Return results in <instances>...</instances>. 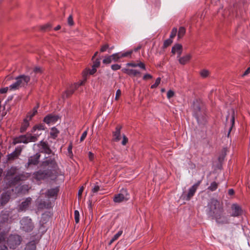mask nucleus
I'll return each mask as SVG.
<instances>
[{"label": "nucleus", "instance_id": "17", "mask_svg": "<svg viewBox=\"0 0 250 250\" xmlns=\"http://www.w3.org/2000/svg\"><path fill=\"white\" fill-rule=\"evenodd\" d=\"M27 174V173L25 174L24 172H22V173L16 175L11 180V184L16 185L20 181L25 180L28 177Z\"/></svg>", "mask_w": 250, "mask_h": 250}, {"label": "nucleus", "instance_id": "12", "mask_svg": "<svg viewBox=\"0 0 250 250\" xmlns=\"http://www.w3.org/2000/svg\"><path fill=\"white\" fill-rule=\"evenodd\" d=\"M133 52V50H129L125 52H118L116 53L113 54V60L114 62H117L119 60L122 58L128 57L130 56Z\"/></svg>", "mask_w": 250, "mask_h": 250}, {"label": "nucleus", "instance_id": "32", "mask_svg": "<svg viewBox=\"0 0 250 250\" xmlns=\"http://www.w3.org/2000/svg\"><path fill=\"white\" fill-rule=\"evenodd\" d=\"M45 129V126L43 124H39L35 125L31 130V132L35 134L36 131L38 130L39 131L44 130Z\"/></svg>", "mask_w": 250, "mask_h": 250}, {"label": "nucleus", "instance_id": "60", "mask_svg": "<svg viewBox=\"0 0 250 250\" xmlns=\"http://www.w3.org/2000/svg\"><path fill=\"white\" fill-rule=\"evenodd\" d=\"M88 157L90 161H92L94 157V154L92 153L91 151H89L88 152Z\"/></svg>", "mask_w": 250, "mask_h": 250}, {"label": "nucleus", "instance_id": "45", "mask_svg": "<svg viewBox=\"0 0 250 250\" xmlns=\"http://www.w3.org/2000/svg\"><path fill=\"white\" fill-rule=\"evenodd\" d=\"M137 67H139L141 69L144 70H146V65H145V63L141 62H139L137 63Z\"/></svg>", "mask_w": 250, "mask_h": 250}, {"label": "nucleus", "instance_id": "14", "mask_svg": "<svg viewBox=\"0 0 250 250\" xmlns=\"http://www.w3.org/2000/svg\"><path fill=\"white\" fill-rule=\"evenodd\" d=\"M59 191V188L58 187L51 188L45 192V195L47 198L56 199Z\"/></svg>", "mask_w": 250, "mask_h": 250}, {"label": "nucleus", "instance_id": "56", "mask_svg": "<svg viewBox=\"0 0 250 250\" xmlns=\"http://www.w3.org/2000/svg\"><path fill=\"white\" fill-rule=\"evenodd\" d=\"M8 88H9V87H6L2 88L0 89V93L1 94L5 93L7 92Z\"/></svg>", "mask_w": 250, "mask_h": 250}, {"label": "nucleus", "instance_id": "51", "mask_svg": "<svg viewBox=\"0 0 250 250\" xmlns=\"http://www.w3.org/2000/svg\"><path fill=\"white\" fill-rule=\"evenodd\" d=\"M72 144H70L68 146V148H67L68 153L70 156H73V153H72Z\"/></svg>", "mask_w": 250, "mask_h": 250}, {"label": "nucleus", "instance_id": "10", "mask_svg": "<svg viewBox=\"0 0 250 250\" xmlns=\"http://www.w3.org/2000/svg\"><path fill=\"white\" fill-rule=\"evenodd\" d=\"M201 183V180L198 181L197 183L194 184L191 187H190L188 189V191L186 196L184 197V199L187 201H189L190 200L191 197H192L198 187L200 184Z\"/></svg>", "mask_w": 250, "mask_h": 250}, {"label": "nucleus", "instance_id": "28", "mask_svg": "<svg viewBox=\"0 0 250 250\" xmlns=\"http://www.w3.org/2000/svg\"><path fill=\"white\" fill-rule=\"evenodd\" d=\"M39 105H38L33 108L32 111L28 112L25 118L30 120L32 117L37 113V109Z\"/></svg>", "mask_w": 250, "mask_h": 250}, {"label": "nucleus", "instance_id": "62", "mask_svg": "<svg viewBox=\"0 0 250 250\" xmlns=\"http://www.w3.org/2000/svg\"><path fill=\"white\" fill-rule=\"evenodd\" d=\"M234 193V191L232 188L229 189L228 190V194L229 195H232Z\"/></svg>", "mask_w": 250, "mask_h": 250}, {"label": "nucleus", "instance_id": "63", "mask_svg": "<svg viewBox=\"0 0 250 250\" xmlns=\"http://www.w3.org/2000/svg\"><path fill=\"white\" fill-rule=\"evenodd\" d=\"M250 73V67L248 68L243 73V76H246Z\"/></svg>", "mask_w": 250, "mask_h": 250}, {"label": "nucleus", "instance_id": "30", "mask_svg": "<svg viewBox=\"0 0 250 250\" xmlns=\"http://www.w3.org/2000/svg\"><path fill=\"white\" fill-rule=\"evenodd\" d=\"M24 250H36V246L35 241H32L28 243Z\"/></svg>", "mask_w": 250, "mask_h": 250}, {"label": "nucleus", "instance_id": "35", "mask_svg": "<svg viewBox=\"0 0 250 250\" xmlns=\"http://www.w3.org/2000/svg\"><path fill=\"white\" fill-rule=\"evenodd\" d=\"M218 188V184L216 182H213L210 183V186L208 187V189L211 191L216 190Z\"/></svg>", "mask_w": 250, "mask_h": 250}, {"label": "nucleus", "instance_id": "31", "mask_svg": "<svg viewBox=\"0 0 250 250\" xmlns=\"http://www.w3.org/2000/svg\"><path fill=\"white\" fill-rule=\"evenodd\" d=\"M46 160L43 162V165L44 166H48L51 165L53 166L55 164V161L54 158L51 157H46Z\"/></svg>", "mask_w": 250, "mask_h": 250}, {"label": "nucleus", "instance_id": "22", "mask_svg": "<svg viewBox=\"0 0 250 250\" xmlns=\"http://www.w3.org/2000/svg\"><path fill=\"white\" fill-rule=\"evenodd\" d=\"M22 151V148L21 146H18L15 148V150L8 155L9 159H14L18 157L21 154Z\"/></svg>", "mask_w": 250, "mask_h": 250}, {"label": "nucleus", "instance_id": "57", "mask_svg": "<svg viewBox=\"0 0 250 250\" xmlns=\"http://www.w3.org/2000/svg\"><path fill=\"white\" fill-rule=\"evenodd\" d=\"M126 65L128 66H131L132 67H136L137 65V63L134 62H128L126 64Z\"/></svg>", "mask_w": 250, "mask_h": 250}, {"label": "nucleus", "instance_id": "29", "mask_svg": "<svg viewBox=\"0 0 250 250\" xmlns=\"http://www.w3.org/2000/svg\"><path fill=\"white\" fill-rule=\"evenodd\" d=\"M51 217L50 212H45L42 214L41 222L42 224H45L48 222Z\"/></svg>", "mask_w": 250, "mask_h": 250}, {"label": "nucleus", "instance_id": "61", "mask_svg": "<svg viewBox=\"0 0 250 250\" xmlns=\"http://www.w3.org/2000/svg\"><path fill=\"white\" fill-rule=\"evenodd\" d=\"M83 189H84V188L83 186L81 187L79 189V191H78V195L79 196H81L82 194V193L83 191Z\"/></svg>", "mask_w": 250, "mask_h": 250}, {"label": "nucleus", "instance_id": "34", "mask_svg": "<svg viewBox=\"0 0 250 250\" xmlns=\"http://www.w3.org/2000/svg\"><path fill=\"white\" fill-rule=\"evenodd\" d=\"M186 33V29L183 26H181L179 27L178 32V39H181L183 38Z\"/></svg>", "mask_w": 250, "mask_h": 250}, {"label": "nucleus", "instance_id": "46", "mask_svg": "<svg viewBox=\"0 0 250 250\" xmlns=\"http://www.w3.org/2000/svg\"><path fill=\"white\" fill-rule=\"evenodd\" d=\"M123 233V231L120 230H119L116 234H115L113 238V240H116L117 239H118L119 238V237Z\"/></svg>", "mask_w": 250, "mask_h": 250}, {"label": "nucleus", "instance_id": "7", "mask_svg": "<svg viewBox=\"0 0 250 250\" xmlns=\"http://www.w3.org/2000/svg\"><path fill=\"white\" fill-rule=\"evenodd\" d=\"M129 198V195L126 189L122 188L120 190V192L116 194L114 198L113 201L115 203H120L124 201H127Z\"/></svg>", "mask_w": 250, "mask_h": 250}, {"label": "nucleus", "instance_id": "9", "mask_svg": "<svg viewBox=\"0 0 250 250\" xmlns=\"http://www.w3.org/2000/svg\"><path fill=\"white\" fill-rule=\"evenodd\" d=\"M231 213L230 216L232 217H239L243 213V210L240 206L236 203L232 204L231 206Z\"/></svg>", "mask_w": 250, "mask_h": 250}, {"label": "nucleus", "instance_id": "42", "mask_svg": "<svg viewBox=\"0 0 250 250\" xmlns=\"http://www.w3.org/2000/svg\"><path fill=\"white\" fill-rule=\"evenodd\" d=\"M79 212L78 210H75L74 211V217H75V220L76 223H79L80 219H79Z\"/></svg>", "mask_w": 250, "mask_h": 250}, {"label": "nucleus", "instance_id": "53", "mask_svg": "<svg viewBox=\"0 0 250 250\" xmlns=\"http://www.w3.org/2000/svg\"><path fill=\"white\" fill-rule=\"evenodd\" d=\"M109 46L107 44H105L104 45L102 46L101 48L100 51L101 52H105L107 49L108 48Z\"/></svg>", "mask_w": 250, "mask_h": 250}, {"label": "nucleus", "instance_id": "64", "mask_svg": "<svg viewBox=\"0 0 250 250\" xmlns=\"http://www.w3.org/2000/svg\"><path fill=\"white\" fill-rule=\"evenodd\" d=\"M0 250H8L7 247L5 245L1 246L0 247Z\"/></svg>", "mask_w": 250, "mask_h": 250}, {"label": "nucleus", "instance_id": "58", "mask_svg": "<svg viewBox=\"0 0 250 250\" xmlns=\"http://www.w3.org/2000/svg\"><path fill=\"white\" fill-rule=\"evenodd\" d=\"M97 71V68L96 67H94L92 66V68L89 70V74L90 75L94 74Z\"/></svg>", "mask_w": 250, "mask_h": 250}, {"label": "nucleus", "instance_id": "5", "mask_svg": "<svg viewBox=\"0 0 250 250\" xmlns=\"http://www.w3.org/2000/svg\"><path fill=\"white\" fill-rule=\"evenodd\" d=\"M22 238L17 234H10L7 237L6 244L10 249H16L21 243Z\"/></svg>", "mask_w": 250, "mask_h": 250}, {"label": "nucleus", "instance_id": "3", "mask_svg": "<svg viewBox=\"0 0 250 250\" xmlns=\"http://www.w3.org/2000/svg\"><path fill=\"white\" fill-rule=\"evenodd\" d=\"M193 116L198 124H204L206 122L205 110L201 108L198 102H194L193 105Z\"/></svg>", "mask_w": 250, "mask_h": 250}, {"label": "nucleus", "instance_id": "26", "mask_svg": "<svg viewBox=\"0 0 250 250\" xmlns=\"http://www.w3.org/2000/svg\"><path fill=\"white\" fill-rule=\"evenodd\" d=\"M191 58V55L189 54H188L183 57H180L178 61L181 64L184 65L188 62Z\"/></svg>", "mask_w": 250, "mask_h": 250}, {"label": "nucleus", "instance_id": "36", "mask_svg": "<svg viewBox=\"0 0 250 250\" xmlns=\"http://www.w3.org/2000/svg\"><path fill=\"white\" fill-rule=\"evenodd\" d=\"M112 60L113 56H112V55L105 57L103 61V62L104 64H109L111 62Z\"/></svg>", "mask_w": 250, "mask_h": 250}, {"label": "nucleus", "instance_id": "52", "mask_svg": "<svg viewBox=\"0 0 250 250\" xmlns=\"http://www.w3.org/2000/svg\"><path fill=\"white\" fill-rule=\"evenodd\" d=\"M87 130H85L84 131L82 135H81V137L80 138V141L81 142H82L84 140V139L86 138V136H87Z\"/></svg>", "mask_w": 250, "mask_h": 250}, {"label": "nucleus", "instance_id": "21", "mask_svg": "<svg viewBox=\"0 0 250 250\" xmlns=\"http://www.w3.org/2000/svg\"><path fill=\"white\" fill-rule=\"evenodd\" d=\"M83 83V82H81L79 84H75L73 86H72V87H70L69 89H67L65 91V93L63 94L62 97L63 98L68 97L71 94L73 93L74 92L75 89L78 86L82 85Z\"/></svg>", "mask_w": 250, "mask_h": 250}, {"label": "nucleus", "instance_id": "8", "mask_svg": "<svg viewBox=\"0 0 250 250\" xmlns=\"http://www.w3.org/2000/svg\"><path fill=\"white\" fill-rule=\"evenodd\" d=\"M37 146L39 147V151L41 153H43L47 154H50L52 153V150L50 148L48 144L42 141H41L37 144H34V146Z\"/></svg>", "mask_w": 250, "mask_h": 250}, {"label": "nucleus", "instance_id": "41", "mask_svg": "<svg viewBox=\"0 0 250 250\" xmlns=\"http://www.w3.org/2000/svg\"><path fill=\"white\" fill-rule=\"evenodd\" d=\"M51 26L50 24L47 23L45 25L42 26L41 29L43 31H47L50 29Z\"/></svg>", "mask_w": 250, "mask_h": 250}, {"label": "nucleus", "instance_id": "33", "mask_svg": "<svg viewBox=\"0 0 250 250\" xmlns=\"http://www.w3.org/2000/svg\"><path fill=\"white\" fill-rule=\"evenodd\" d=\"M59 133V131L56 127H53L51 128L50 134L52 138L55 139L58 136Z\"/></svg>", "mask_w": 250, "mask_h": 250}, {"label": "nucleus", "instance_id": "20", "mask_svg": "<svg viewBox=\"0 0 250 250\" xmlns=\"http://www.w3.org/2000/svg\"><path fill=\"white\" fill-rule=\"evenodd\" d=\"M122 126L117 125L115 128V131L113 132V140L115 142L119 141L121 139V130Z\"/></svg>", "mask_w": 250, "mask_h": 250}, {"label": "nucleus", "instance_id": "13", "mask_svg": "<svg viewBox=\"0 0 250 250\" xmlns=\"http://www.w3.org/2000/svg\"><path fill=\"white\" fill-rule=\"evenodd\" d=\"M48 173L46 170H39L33 173L34 177L37 180H43L48 176Z\"/></svg>", "mask_w": 250, "mask_h": 250}, {"label": "nucleus", "instance_id": "44", "mask_svg": "<svg viewBox=\"0 0 250 250\" xmlns=\"http://www.w3.org/2000/svg\"><path fill=\"white\" fill-rule=\"evenodd\" d=\"M174 95V92L172 90H169L167 94V97L168 99L173 97Z\"/></svg>", "mask_w": 250, "mask_h": 250}, {"label": "nucleus", "instance_id": "11", "mask_svg": "<svg viewBox=\"0 0 250 250\" xmlns=\"http://www.w3.org/2000/svg\"><path fill=\"white\" fill-rule=\"evenodd\" d=\"M59 118L58 115L49 114L44 118L43 121L48 125H53L56 123Z\"/></svg>", "mask_w": 250, "mask_h": 250}, {"label": "nucleus", "instance_id": "48", "mask_svg": "<svg viewBox=\"0 0 250 250\" xmlns=\"http://www.w3.org/2000/svg\"><path fill=\"white\" fill-rule=\"evenodd\" d=\"M100 190V187L98 185H95L92 189V192L93 193H96Z\"/></svg>", "mask_w": 250, "mask_h": 250}, {"label": "nucleus", "instance_id": "2", "mask_svg": "<svg viewBox=\"0 0 250 250\" xmlns=\"http://www.w3.org/2000/svg\"><path fill=\"white\" fill-rule=\"evenodd\" d=\"M41 133L37 132L33 135L31 133H27L25 135H20L14 139V144L23 143L28 144L29 142H35L38 140V138Z\"/></svg>", "mask_w": 250, "mask_h": 250}, {"label": "nucleus", "instance_id": "19", "mask_svg": "<svg viewBox=\"0 0 250 250\" xmlns=\"http://www.w3.org/2000/svg\"><path fill=\"white\" fill-rule=\"evenodd\" d=\"M122 71L124 73L127 74L128 75H129L130 76L135 77L138 75L141 74V72L139 71L136 70V69L124 68L122 69Z\"/></svg>", "mask_w": 250, "mask_h": 250}, {"label": "nucleus", "instance_id": "27", "mask_svg": "<svg viewBox=\"0 0 250 250\" xmlns=\"http://www.w3.org/2000/svg\"><path fill=\"white\" fill-rule=\"evenodd\" d=\"M29 121L27 118H25L23 120V123H22V125H21V128H20V131L21 133H23L26 131L27 127L29 125Z\"/></svg>", "mask_w": 250, "mask_h": 250}, {"label": "nucleus", "instance_id": "1", "mask_svg": "<svg viewBox=\"0 0 250 250\" xmlns=\"http://www.w3.org/2000/svg\"><path fill=\"white\" fill-rule=\"evenodd\" d=\"M206 212L208 217L215 220L218 224H227L229 222V217L225 215L223 205L216 199H210L208 203Z\"/></svg>", "mask_w": 250, "mask_h": 250}, {"label": "nucleus", "instance_id": "16", "mask_svg": "<svg viewBox=\"0 0 250 250\" xmlns=\"http://www.w3.org/2000/svg\"><path fill=\"white\" fill-rule=\"evenodd\" d=\"M31 202V198L28 197L25 200L22 201L19 206L18 210L19 211H25L28 208Z\"/></svg>", "mask_w": 250, "mask_h": 250}, {"label": "nucleus", "instance_id": "43", "mask_svg": "<svg viewBox=\"0 0 250 250\" xmlns=\"http://www.w3.org/2000/svg\"><path fill=\"white\" fill-rule=\"evenodd\" d=\"M100 65V60L99 59H97L93 62V64L92 66H93L94 67L97 68L98 67H99Z\"/></svg>", "mask_w": 250, "mask_h": 250}, {"label": "nucleus", "instance_id": "24", "mask_svg": "<svg viewBox=\"0 0 250 250\" xmlns=\"http://www.w3.org/2000/svg\"><path fill=\"white\" fill-rule=\"evenodd\" d=\"M10 195L6 193H3L0 198V205L1 206L5 205L9 200Z\"/></svg>", "mask_w": 250, "mask_h": 250}, {"label": "nucleus", "instance_id": "55", "mask_svg": "<svg viewBox=\"0 0 250 250\" xmlns=\"http://www.w3.org/2000/svg\"><path fill=\"white\" fill-rule=\"evenodd\" d=\"M34 72L35 73H41L42 72V68L40 67H36L34 69Z\"/></svg>", "mask_w": 250, "mask_h": 250}, {"label": "nucleus", "instance_id": "37", "mask_svg": "<svg viewBox=\"0 0 250 250\" xmlns=\"http://www.w3.org/2000/svg\"><path fill=\"white\" fill-rule=\"evenodd\" d=\"M209 74V71L207 69H203L200 72L201 76L203 78H207Z\"/></svg>", "mask_w": 250, "mask_h": 250}, {"label": "nucleus", "instance_id": "40", "mask_svg": "<svg viewBox=\"0 0 250 250\" xmlns=\"http://www.w3.org/2000/svg\"><path fill=\"white\" fill-rule=\"evenodd\" d=\"M177 33V29L176 28L174 27L173 28L171 32V33L169 36V38L172 39L173 38H174L176 34Z\"/></svg>", "mask_w": 250, "mask_h": 250}, {"label": "nucleus", "instance_id": "23", "mask_svg": "<svg viewBox=\"0 0 250 250\" xmlns=\"http://www.w3.org/2000/svg\"><path fill=\"white\" fill-rule=\"evenodd\" d=\"M182 45L180 44L177 43L175 44L171 49V53L173 54L177 53L179 57L182 54Z\"/></svg>", "mask_w": 250, "mask_h": 250}, {"label": "nucleus", "instance_id": "4", "mask_svg": "<svg viewBox=\"0 0 250 250\" xmlns=\"http://www.w3.org/2000/svg\"><path fill=\"white\" fill-rule=\"evenodd\" d=\"M30 78L29 76L21 75L16 78V81L9 86L11 90H16L21 87H24L30 81Z\"/></svg>", "mask_w": 250, "mask_h": 250}, {"label": "nucleus", "instance_id": "50", "mask_svg": "<svg viewBox=\"0 0 250 250\" xmlns=\"http://www.w3.org/2000/svg\"><path fill=\"white\" fill-rule=\"evenodd\" d=\"M121 95V91L120 89H118V90H117V91L116 92L115 100L116 101L118 100L119 99V97H120Z\"/></svg>", "mask_w": 250, "mask_h": 250}, {"label": "nucleus", "instance_id": "15", "mask_svg": "<svg viewBox=\"0 0 250 250\" xmlns=\"http://www.w3.org/2000/svg\"><path fill=\"white\" fill-rule=\"evenodd\" d=\"M40 154L37 153L33 156H30L28 158V162L25 165V167H29L30 165H36L39 162Z\"/></svg>", "mask_w": 250, "mask_h": 250}, {"label": "nucleus", "instance_id": "25", "mask_svg": "<svg viewBox=\"0 0 250 250\" xmlns=\"http://www.w3.org/2000/svg\"><path fill=\"white\" fill-rule=\"evenodd\" d=\"M52 207V203L49 201H41L38 204L39 208H50Z\"/></svg>", "mask_w": 250, "mask_h": 250}, {"label": "nucleus", "instance_id": "39", "mask_svg": "<svg viewBox=\"0 0 250 250\" xmlns=\"http://www.w3.org/2000/svg\"><path fill=\"white\" fill-rule=\"evenodd\" d=\"M161 82V78L158 77L155 80V83L151 85V88L154 89L156 88Z\"/></svg>", "mask_w": 250, "mask_h": 250}, {"label": "nucleus", "instance_id": "38", "mask_svg": "<svg viewBox=\"0 0 250 250\" xmlns=\"http://www.w3.org/2000/svg\"><path fill=\"white\" fill-rule=\"evenodd\" d=\"M172 42H173L172 39H171L169 38L168 39H167L164 42V44H163L164 48H167V47L169 46L172 43Z\"/></svg>", "mask_w": 250, "mask_h": 250}, {"label": "nucleus", "instance_id": "47", "mask_svg": "<svg viewBox=\"0 0 250 250\" xmlns=\"http://www.w3.org/2000/svg\"><path fill=\"white\" fill-rule=\"evenodd\" d=\"M111 68L113 70L116 71L121 68V65L118 64H114L111 65Z\"/></svg>", "mask_w": 250, "mask_h": 250}, {"label": "nucleus", "instance_id": "54", "mask_svg": "<svg viewBox=\"0 0 250 250\" xmlns=\"http://www.w3.org/2000/svg\"><path fill=\"white\" fill-rule=\"evenodd\" d=\"M127 141H128L127 138L126 137H125V135H124L123 136V140L122 142V144L124 146L125 145L127 142Z\"/></svg>", "mask_w": 250, "mask_h": 250}, {"label": "nucleus", "instance_id": "18", "mask_svg": "<svg viewBox=\"0 0 250 250\" xmlns=\"http://www.w3.org/2000/svg\"><path fill=\"white\" fill-rule=\"evenodd\" d=\"M229 119H230V125L229 128V131L228 133V137L229 136L230 132L234 125V110H232V113L231 115L229 114L226 117V120L228 121Z\"/></svg>", "mask_w": 250, "mask_h": 250}, {"label": "nucleus", "instance_id": "6", "mask_svg": "<svg viewBox=\"0 0 250 250\" xmlns=\"http://www.w3.org/2000/svg\"><path fill=\"white\" fill-rule=\"evenodd\" d=\"M21 228L25 232L31 231L34 227L32 220L29 217H24L20 221Z\"/></svg>", "mask_w": 250, "mask_h": 250}, {"label": "nucleus", "instance_id": "49", "mask_svg": "<svg viewBox=\"0 0 250 250\" xmlns=\"http://www.w3.org/2000/svg\"><path fill=\"white\" fill-rule=\"evenodd\" d=\"M67 22H68V24L70 26H72V25H73L74 24L73 18H72V16L71 15H70L68 17V18L67 19Z\"/></svg>", "mask_w": 250, "mask_h": 250}, {"label": "nucleus", "instance_id": "59", "mask_svg": "<svg viewBox=\"0 0 250 250\" xmlns=\"http://www.w3.org/2000/svg\"><path fill=\"white\" fill-rule=\"evenodd\" d=\"M152 78V76L151 75L149 74H146L143 76V80H146L147 79H151Z\"/></svg>", "mask_w": 250, "mask_h": 250}]
</instances>
